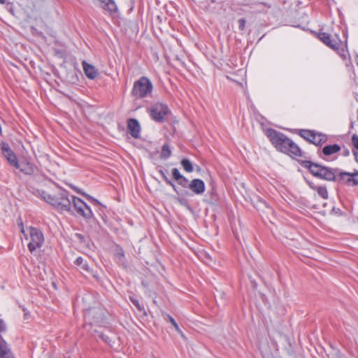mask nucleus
<instances>
[{"instance_id":"nucleus-45","label":"nucleus","mask_w":358,"mask_h":358,"mask_svg":"<svg viewBox=\"0 0 358 358\" xmlns=\"http://www.w3.org/2000/svg\"><path fill=\"white\" fill-rule=\"evenodd\" d=\"M354 155H355V156H357V152H354Z\"/></svg>"},{"instance_id":"nucleus-27","label":"nucleus","mask_w":358,"mask_h":358,"mask_svg":"<svg viewBox=\"0 0 358 358\" xmlns=\"http://www.w3.org/2000/svg\"><path fill=\"white\" fill-rule=\"evenodd\" d=\"M167 318H168L169 321L171 323V324L173 326L175 329L178 333H181V330L179 328V327H178V324L176 323V322L175 321V320L171 316H170V315H167Z\"/></svg>"},{"instance_id":"nucleus-3","label":"nucleus","mask_w":358,"mask_h":358,"mask_svg":"<svg viewBox=\"0 0 358 358\" xmlns=\"http://www.w3.org/2000/svg\"><path fill=\"white\" fill-rule=\"evenodd\" d=\"M41 196L45 201L50 203L56 208L60 210L70 211L71 201L66 196L64 192H62L59 196H52L42 191Z\"/></svg>"},{"instance_id":"nucleus-30","label":"nucleus","mask_w":358,"mask_h":358,"mask_svg":"<svg viewBox=\"0 0 358 358\" xmlns=\"http://www.w3.org/2000/svg\"><path fill=\"white\" fill-rule=\"evenodd\" d=\"M75 190L78 193V194H80L82 195H84L85 196H86L87 199H90V200H93V201H95V199H94L92 197H91L90 195L85 194V192H82L81 190L78 189V188H75Z\"/></svg>"},{"instance_id":"nucleus-43","label":"nucleus","mask_w":358,"mask_h":358,"mask_svg":"<svg viewBox=\"0 0 358 358\" xmlns=\"http://www.w3.org/2000/svg\"><path fill=\"white\" fill-rule=\"evenodd\" d=\"M44 27H45V29H48V26L46 24H44Z\"/></svg>"},{"instance_id":"nucleus-8","label":"nucleus","mask_w":358,"mask_h":358,"mask_svg":"<svg viewBox=\"0 0 358 358\" xmlns=\"http://www.w3.org/2000/svg\"><path fill=\"white\" fill-rule=\"evenodd\" d=\"M300 135L304 139L316 145H321L327 141V137L325 135L322 134H317L310 130H301Z\"/></svg>"},{"instance_id":"nucleus-26","label":"nucleus","mask_w":358,"mask_h":358,"mask_svg":"<svg viewBox=\"0 0 358 358\" xmlns=\"http://www.w3.org/2000/svg\"><path fill=\"white\" fill-rule=\"evenodd\" d=\"M172 176L173 177V178L176 180V181H178L180 179H181V178L183 176L179 171V170L176 168H174L172 169Z\"/></svg>"},{"instance_id":"nucleus-44","label":"nucleus","mask_w":358,"mask_h":358,"mask_svg":"<svg viewBox=\"0 0 358 358\" xmlns=\"http://www.w3.org/2000/svg\"><path fill=\"white\" fill-rule=\"evenodd\" d=\"M348 154H349L348 150H347L346 152H345V155H348Z\"/></svg>"},{"instance_id":"nucleus-19","label":"nucleus","mask_w":358,"mask_h":358,"mask_svg":"<svg viewBox=\"0 0 358 358\" xmlns=\"http://www.w3.org/2000/svg\"><path fill=\"white\" fill-rule=\"evenodd\" d=\"M20 167L17 168L21 172L27 175H32L34 173V168L29 162H22L20 164Z\"/></svg>"},{"instance_id":"nucleus-10","label":"nucleus","mask_w":358,"mask_h":358,"mask_svg":"<svg viewBox=\"0 0 358 358\" xmlns=\"http://www.w3.org/2000/svg\"><path fill=\"white\" fill-rule=\"evenodd\" d=\"M1 152L3 157L7 159L9 164L15 167L20 168V163L17 159V157L14 152L10 148L8 144L3 143L1 145Z\"/></svg>"},{"instance_id":"nucleus-12","label":"nucleus","mask_w":358,"mask_h":358,"mask_svg":"<svg viewBox=\"0 0 358 358\" xmlns=\"http://www.w3.org/2000/svg\"><path fill=\"white\" fill-rule=\"evenodd\" d=\"M189 189L196 194H201L205 191V183L200 179H193L189 183Z\"/></svg>"},{"instance_id":"nucleus-15","label":"nucleus","mask_w":358,"mask_h":358,"mask_svg":"<svg viewBox=\"0 0 358 358\" xmlns=\"http://www.w3.org/2000/svg\"><path fill=\"white\" fill-rule=\"evenodd\" d=\"M320 41L332 49H338V43L336 41L331 39V35L327 33H320L318 35Z\"/></svg>"},{"instance_id":"nucleus-39","label":"nucleus","mask_w":358,"mask_h":358,"mask_svg":"<svg viewBox=\"0 0 358 358\" xmlns=\"http://www.w3.org/2000/svg\"><path fill=\"white\" fill-rule=\"evenodd\" d=\"M119 257H123L124 256V253L122 251L120 252H117V254Z\"/></svg>"},{"instance_id":"nucleus-24","label":"nucleus","mask_w":358,"mask_h":358,"mask_svg":"<svg viewBox=\"0 0 358 358\" xmlns=\"http://www.w3.org/2000/svg\"><path fill=\"white\" fill-rule=\"evenodd\" d=\"M178 185H180L181 187L184 188H189V182L187 178H186L185 176H182L181 179H180L178 181H177Z\"/></svg>"},{"instance_id":"nucleus-33","label":"nucleus","mask_w":358,"mask_h":358,"mask_svg":"<svg viewBox=\"0 0 358 358\" xmlns=\"http://www.w3.org/2000/svg\"><path fill=\"white\" fill-rule=\"evenodd\" d=\"M18 224H19V226L20 227L21 232L24 235V236H26L24 228V226H23V224H22V222L21 219H20V222H18Z\"/></svg>"},{"instance_id":"nucleus-18","label":"nucleus","mask_w":358,"mask_h":358,"mask_svg":"<svg viewBox=\"0 0 358 358\" xmlns=\"http://www.w3.org/2000/svg\"><path fill=\"white\" fill-rule=\"evenodd\" d=\"M340 150L341 147L337 144H334L324 146L322 149V152L326 156H330L333 154L337 153Z\"/></svg>"},{"instance_id":"nucleus-21","label":"nucleus","mask_w":358,"mask_h":358,"mask_svg":"<svg viewBox=\"0 0 358 358\" xmlns=\"http://www.w3.org/2000/svg\"><path fill=\"white\" fill-rule=\"evenodd\" d=\"M171 148L168 143H165L162 148L160 157H161V159H166L171 156Z\"/></svg>"},{"instance_id":"nucleus-35","label":"nucleus","mask_w":358,"mask_h":358,"mask_svg":"<svg viewBox=\"0 0 358 358\" xmlns=\"http://www.w3.org/2000/svg\"><path fill=\"white\" fill-rule=\"evenodd\" d=\"M31 31L32 32L36 34V35H38V36H42V32L41 31H38L35 27H31Z\"/></svg>"},{"instance_id":"nucleus-42","label":"nucleus","mask_w":358,"mask_h":358,"mask_svg":"<svg viewBox=\"0 0 358 358\" xmlns=\"http://www.w3.org/2000/svg\"><path fill=\"white\" fill-rule=\"evenodd\" d=\"M5 3H6L5 0H0V3L1 4H4Z\"/></svg>"},{"instance_id":"nucleus-1","label":"nucleus","mask_w":358,"mask_h":358,"mask_svg":"<svg viewBox=\"0 0 358 358\" xmlns=\"http://www.w3.org/2000/svg\"><path fill=\"white\" fill-rule=\"evenodd\" d=\"M266 136L271 143L280 152L296 157L301 155L299 146L285 134L274 129H267Z\"/></svg>"},{"instance_id":"nucleus-13","label":"nucleus","mask_w":358,"mask_h":358,"mask_svg":"<svg viewBox=\"0 0 358 358\" xmlns=\"http://www.w3.org/2000/svg\"><path fill=\"white\" fill-rule=\"evenodd\" d=\"M82 65L83 71L88 78L93 80L98 76L99 72L94 66L88 64L85 61L83 62Z\"/></svg>"},{"instance_id":"nucleus-41","label":"nucleus","mask_w":358,"mask_h":358,"mask_svg":"<svg viewBox=\"0 0 358 358\" xmlns=\"http://www.w3.org/2000/svg\"><path fill=\"white\" fill-rule=\"evenodd\" d=\"M179 334L181 335V336H182L183 338H185V339L186 338L185 336L182 334V331H181V333H179Z\"/></svg>"},{"instance_id":"nucleus-29","label":"nucleus","mask_w":358,"mask_h":358,"mask_svg":"<svg viewBox=\"0 0 358 358\" xmlns=\"http://www.w3.org/2000/svg\"><path fill=\"white\" fill-rule=\"evenodd\" d=\"M352 143L353 146L358 150V136L354 134L352 136Z\"/></svg>"},{"instance_id":"nucleus-4","label":"nucleus","mask_w":358,"mask_h":358,"mask_svg":"<svg viewBox=\"0 0 358 358\" xmlns=\"http://www.w3.org/2000/svg\"><path fill=\"white\" fill-rule=\"evenodd\" d=\"M152 84L147 77H141L136 80L132 89V95L136 98H144L150 95L152 92Z\"/></svg>"},{"instance_id":"nucleus-25","label":"nucleus","mask_w":358,"mask_h":358,"mask_svg":"<svg viewBox=\"0 0 358 358\" xmlns=\"http://www.w3.org/2000/svg\"><path fill=\"white\" fill-rule=\"evenodd\" d=\"M317 191L322 198L327 199L328 197V192L325 187H318Z\"/></svg>"},{"instance_id":"nucleus-9","label":"nucleus","mask_w":358,"mask_h":358,"mask_svg":"<svg viewBox=\"0 0 358 358\" xmlns=\"http://www.w3.org/2000/svg\"><path fill=\"white\" fill-rule=\"evenodd\" d=\"M73 204L77 213L86 219H89L92 216V212L90 208L83 202L80 199L73 196Z\"/></svg>"},{"instance_id":"nucleus-38","label":"nucleus","mask_w":358,"mask_h":358,"mask_svg":"<svg viewBox=\"0 0 358 358\" xmlns=\"http://www.w3.org/2000/svg\"><path fill=\"white\" fill-rule=\"evenodd\" d=\"M76 236L81 241H84L85 238H84V236L81 234H76Z\"/></svg>"},{"instance_id":"nucleus-46","label":"nucleus","mask_w":358,"mask_h":358,"mask_svg":"<svg viewBox=\"0 0 358 358\" xmlns=\"http://www.w3.org/2000/svg\"><path fill=\"white\" fill-rule=\"evenodd\" d=\"M357 64H358V60H357Z\"/></svg>"},{"instance_id":"nucleus-40","label":"nucleus","mask_w":358,"mask_h":358,"mask_svg":"<svg viewBox=\"0 0 358 358\" xmlns=\"http://www.w3.org/2000/svg\"><path fill=\"white\" fill-rule=\"evenodd\" d=\"M24 319H27L28 318V313L25 312V310H24Z\"/></svg>"},{"instance_id":"nucleus-37","label":"nucleus","mask_w":358,"mask_h":358,"mask_svg":"<svg viewBox=\"0 0 358 358\" xmlns=\"http://www.w3.org/2000/svg\"><path fill=\"white\" fill-rule=\"evenodd\" d=\"M178 201H179V202H180V203H181L182 205L185 206V205L187 204V202H186L185 200L182 199H178Z\"/></svg>"},{"instance_id":"nucleus-11","label":"nucleus","mask_w":358,"mask_h":358,"mask_svg":"<svg viewBox=\"0 0 358 358\" xmlns=\"http://www.w3.org/2000/svg\"><path fill=\"white\" fill-rule=\"evenodd\" d=\"M75 264L79 266L80 271L83 275H92L93 277L97 278V275L93 273L92 268L83 257H78L75 261Z\"/></svg>"},{"instance_id":"nucleus-7","label":"nucleus","mask_w":358,"mask_h":358,"mask_svg":"<svg viewBox=\"0 0 358 358\" xmlns=\"http://www.w3.org/2000/svg\"><path fill=\"white\" fill-rule=\"evenodd\" d=\"M85 320L90 325L101 323L103 320V313L99 308L89 309L85 313Z\"/></svg>"},{"instance_id":"nucleus-23","label":"nucleus","mask_w":358,"mask_h":358,"mask_svg":"<svg viewBox=\"0 0 358 358\" xmlns=\"http://www.w3.org/2000/svg\"><path fill=\"white\" fill-rule=\"evenodd\" d=\"M349 185H358V172L350 173Z\"/></svg>"},{"instance_id":"nucleus-20","label":"nucleus","mask_w":358,"mask_h":358,"mask_svg":"<svg viewBox=\"0 0 358 358\" xmlns=\"http://www.w3.org/2000/svg\"><path fill=\"white\" fill-rule=\"evenodd\" d=\"M350 173L348 172H338L336 173V179L338 182L345 183L349 185L350 183Z\"/></svg>"},{"instance_id":"nucleus-28","label":"nucleus","mask_w":358,"mask_h":358,"mask_svg":"<svg viewBox=\"0 0 358 358\" xmlns=\"http://www.w3.org/2000/svg\"><path fill=\"white\" fill-rule=\"evenodd\" d=\"M130 300L139 311L143 310V307L140 304L138 300L133 297H130Z\"/></svg>"},{"instance_id":"nucleus-14","label":"nucleus","mask_w":358,"mask_h":358,"mask_svg":"<svg viewBox=\"0 0 358 358\" xmlns=\"http://www.w3.org/2000/svg\"><path fill=\"white\" fill-rule=\"evenodd\" d=\"M127 126L131 135L134 138H138L141 132V127L138 122L135 119H130L128 121Z\"/></svg>"},{"instance_id":"nucleus-36","label":"nucleus","mask_w":358,"mask_h":358,"mask_svg":"<svg viewBox=\"0 0 358 358\" xmlns=\"http://www.w3.org/2000/svg\"><path fill=\"white\" fill-rule=\"evenodd\" d=\"M170 186L172 187V188L174 189V191L178 194V189L176 188V186L171 181V184H169Z\"/></svg>"},{"instance_id":"nucleus-31","label":"nucleus","mask_w":358,"mask_h":358,"mask_svg":"<svg viewBox=\"0 0 358 358\" xmlns=\"http://www.w3.org/2000/svg\"><path fill=\"white\" fill-rule=\"evenodd\" d=\"M239 28L241 30H243L245 25V20L244 19H240L238 20Z\"/></svg>"},{"instance_id":"nucleus-5","label":"nucleus","mask_w":358,"mask_h":358,"mask_svg":"<svg viewBox=\"0 0 358 358\" xmlns=\"http://www.w3.org/2000/svg\"><path fill=\"white\" fill-rule=\"evenodd\" d=\"M30 237V242L28 248L30 252L33 253L36 249L40 248L44 243V236L41 230L30 227L28 229Z\"/></svg>"},{"instance_id":"nucleus-6","label":"nucleus","mask_w":358,"mask_h":358,"mask_svg":"<svg viewBox=\"0 0 358 358\" xmlns=\"http://www.w3.org/2000/svg\"><path fill=\"white\" fill-rule=\"evenodd\" d=\"M148 110L150 116L156 122H162L169 112L168 107L161 103H156Z\"/></svg>"},{"instance_id":"nucleus-2","label":"nucleus","mask_w":358,"mask_h":358,"mask_svg":"<svg viewBox=\"0 0 358 358\" xmlns=\"http://www.w3.org/2000/svg\"><path fill=\"white\" fill-rule=\"evenodd\" d=\"M304 166L308 168L310 173L315 177L329 181L336 179L337 170L313 163L310 161L304 162Z\"/></svg>"},{"instance_id":"nucleus-17","label":"nucleus","mask_w":358,"mask_h":358,"mask_svg":"<svg viewBox=\"0 0 358 358\" xmlns=\"http://www.w3.org/2000/svg\"><path fill=\"white\" fill-rule=\"evenodd\" d=\"M101 7L110 13L115 12L117 9V6L113 0H99Z\"/></svg>"},{"instance_id":"nucleus-32","label":"nucleus","mask_w":358,"mask_h":358,"mask_svg":"<svg viewBox=\"0 0 358 358\" xmlns=\"http://www.w3.org/2000/svg\"><path fill=\"white\" fill-rule=\"evenodd\" d=\"M159 173H161V175L162 176L164 180H165V182L167 183V184H171V180L167 178V176L165 175V173H164L163 171H159Z\"/></svg>"},{"instance_id":"nucleus-34","label":"nucleus","mask_w":358,"mask_h":358,"mask_svg":"<svg viewBox=\"0 0 358 358\" xmlns=\"http://www.w3.org/2000/svg\"><path fill=\"white\" fill-rule=\"evenodd\" d=\"M99 336L103 339L104 341H106V343H108L110 341L108 338V336H106L104 334H103L102 333H100Z\"/></svg>"},{"instance_id":"nucleus-16","label":"nucleus","mask_w":358,"mask_h":358,"mask_svg":"<svg viewBox=\"0 0 358 358\" xmlns=\"http://www.w3.org/2000/svg\"><path fill=\"white\" fill-rule=\"evenodd\" d=\"M0 358H13L6 343L0 339Z\"/></svg>"},{"instance_id":"nucleus-22","label":"nucleus","mask_w":358,"mask_h":358,"mask_svg":"<svg viewBox=\"0 0 358 358\" xmlns=\"http://www.w3.org/2000/svg\"><path fill=\"white\" fill-rule=\"evenodd\" d=\"M181 165L184 170L188 173H191L194 170L192 163L188 159H182Z\"/></svg>"}]
</instances>
